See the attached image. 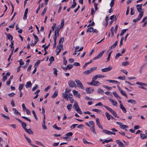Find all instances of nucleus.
<instances>
[{
    "mask_svg": "<svg viewBox=\"0 0 147 147\" xmlns=\"http://www.w3.org/2000/svg\"><path fill=\"white\" fill-rule=\"evenodd\" d=\"M76 2H73V4L70 7L71 9H73L74 8L75 6L76 5Z\"/></svg>",
    "mask_w": 147,
    "mask_h": 147,
    "instance_id": "nucleus-44",
    "label": "nucleus"
},
{
    "mask_svg": "<svg viewBox=\"0 0 147 147\" xmlns=\"http://www.w3.org/2000/svg\"><path fill=\"white\" fill-rule=\"evenodd\" d=\"M129 64V63L127 61L123 62L122 63V66H126L128 65Z\"/></svg>",
    "mask_w": 147,
    "mask_h": 147,
    "instance_id": "nucleus-30",
    "label": "nucleus"
},
{
    "mask_svg": "<svg viewBox=\"0 0 147 147\" xmlns=\"http://www.w3.org/2000/svg\"><path fill=\"white\" fill-rule=\"evenodd\" d=\"M92 111H93L96 112L98 113H99L100 112H101V111L99 110V109H92Z\"/></svg>",
    "mask_w": 147,
    "mask_h": 147,
    "instance_id": "nucleus-58",
    "label": "nucleus"
},
{
    "mask_svg": "<svg viewBox=\"0 0 147 147\" xmlns=\"http://www.w3.org/2000/svg\"><path fill=\"white\" fill-rule=\"evenodd\" d=\"M13 50H14V48L13 47V49L12 50V52L11 53V54H10V55L9 56V58L8 59V60L9 61L10 59V58H11V56L13 54Z\"/></svg>",
    "mask_w": 147,
    "mask_h": 147,
    "instance_id": "nucleus-52",
    "label": "nucleus"
},
{
    "mask_svg": "<svg viewBox=\"0 0 147 147\" xmlns=\"http://www.w3.org/2000/svg\"><path fill=\"white\" fill-rule=\"evenodd\" d=\"M112 51H111L108 54V56L107 58V60L106 61V62H108L109 60L110 59V57H111V53H112Z\"/></svg>",
    "mask_w": 147,
    "mask_h": 147,
    "instance_id": "nucleus-36",
    "label": "nucleus"
},
{
    "mask_svg": "<svg viewBox=\"0 0 147 147\" xmlns=\"http://www.w3.org/2000/svg\"><path fill=\"white\" fill-rule=\"evenodd\" d=\"M72 91L74 95L76 96V97L80 98V94L78 91L76 90H73Z\"/></svg>",
    "mask_w": 147,
    "mask_h": 147,
    "instance_id": "nucleus-10",
    "label": "nucleus"
},
{
    "mask_svg": "<svg viewBox=\"0 0 147 147\" xmlns=\"http://www.w3.org/2000/svg\"><path fill=\"white\" fill-rule=\"evenodd\" d=\"M69 99L70 100V101L71 102V103H73L74 101V99H73L72 97L69 96Z\"/></svg>",
    "mask_w": 147,
    "mask_h": 147,
    "instance_id": "nucleus-61",
    "label": "nucleus"
},
{
    "mask_svg": "<svg viewBox=\"0 0 147 147\" xmlns=\"http://www.w3.org/2000/svg\"><path fill=\"white\" fill-rule=\"evenodd\" d=\"M120 127L121 129H125L128 127L127 125H120Z\"/></svg>",
    "mask_w": 147,
    "mask_h": 147,
    "instance_id": "nucleus-24",
    "label": "nucleus"
},
{
    "mask_svg": "<svg viewBox=\"0 0 147 147\" xmlns=\"http://www.w3.org/2000/svg\"><path fill=\"white\" fill-rule=\"evenodd\" d=\"M120 92L122 95L125 96L126 97H127V94L123 90H122L121 91H120Z\"/></svg>",
    "mask_w": 147,
    "mask_h": 147,
    "instance_id": "nucleus-43",
    "label": "nucleus"
},
{
    "mask_svg": "<svg viewBox=\"0 0 147 147\" xmlns=\"http://www.w3.org/2000/svg\"><path fill=\"white\" fill-rule=\"evenodd\" d=\"M12 110L13 111L14 110V113L16 115H19L20 116H21V114L16 109L13 108L12 109Z\"/></svg>",
    "mask_w": 147,
    "mask_h": 147,
    "instance_id": "nucleus-21",
    "label": "nucleus"
},
{
    "mask_svg": "<svg viewBox=\"0 0 147 147\" xmlns=\"http://www.w3.org/2000/svg\"><path fill=\"white\" fill-rule=\"evenodd\" d=\"M91 71L90 69L89 70H88L85 71H84L83 72V74L86 75L89 74L91 72Z\"/></svg>",
    "mask_w": 147,
    "mask_h": 147,
    "instance_id": "nucleus-31",
    "label": "nucleus"
},
{
    "mask_svg": "<svg viewBox=\"0 0 147 147\" xmlns=\"http://www.w3.org/2000/svg\"><path fill=\"white\" fill-rule=\"evenodd\" d=\"M53 127L58 130H60L61 129V128L60 127H58L56 124L54 125H53Z\"/></svg>",
    "mask_w": 147,
    "mask_h": 147,
    "instance_id": "nucleus-45",
    "label": "nucleus"
},
{
    "mask_svg": "<svg viewBox=\"0 0 147 147\" xmlns=\"http://www.w3.org/2000/svg\"><path fill=\"white\" fill-rule=\"evenodd\" d=\"M113 94L114 96L117 98H119L120 97L118 95L117 93L115 92H113Z\"/></svg>",
    "mask_w": 147,
    "mask_h": 147,
    "instance_id": "nucleus-41",
    "label": "nucleus"
},
{
    "mask_svg": "<svg viewBox=\"0 0 147 147\" xmlns=\"http://www.w3.org/2000/svg\"><path fill=\"white\" fill-rule=\"evenodd\" d=\"M32 113L34 115V117L35 118L36 120H38V118H37V116L36 114V113H35V111H34V110H32Z\"/></svg>",
    "mask_w": 147,
    "mask_h": 147,
    "instance_id": "nucleus-60",
    "label": "nucleus"
},
{
    "mask_svg": "<svg viewBox=\"0 0 147 147\" xmlns=\"http://www.w3.org/2000/svg\"><path fill=\"white\" fill-rule=\"evenodd\" d=\"M89 124L90 125V127H94L95 126L94 122L92 121H89Z\"/></svg>",
    "mask_w": 147,
    "mask_h": 147,
    "instance_id": "nucleus-49",
    "label": "nucleus"
},
{
    "mask_svg": "<svg viewBox=\"0 0 147 147\" xmlns=\"http://www.w3.org/2000/svg\"><path fill=\"white\" fill-rule=\"evenodd\" d=\"M110 102L112 103V104L113 105L117 106V102L114 100L113 99H111L109 100Z\"/></svg>",
    "mask_w": 147,
    "mask_h": 147,
    "instance_id": "nucleus-18",
    "label": "nucleus"
},
{
    "mask_svg": "<svg viewBox=\"0 0 147 147\" xmlns=\"http://www.w3.org/2000/svg\"><path fill=\"white\" fill-rule=\"evenodd\" d=\"M90 129L91 131L94 134H96V132L95 129V126L94 127H90Z\"/></svg>",
    "mask_w": 147,
    "mask_h": 147,
    "instance_id": "nucleus-25",
    "label": "nucleus"
},
{
    "mask_svg": "<svg viewBox=\"0 0 147 147\" xmlns=\"http://www.w3.org/2000/svg\"><path fill=\"white\" fill-rule=\"evenodd\" d=\"M53 39H54V45H53V48H55V47L56 46V44H57V43H56V40H57V39H56V37H55V38H53Z\"/></svg>",
    "mask_w": 147,
    "mask_h": 147,
    "instance_id": "nucleus-48",
    "label": "nucleus"
},
{
    "mask_svg": "<svg viewBox=\"0 0 147 147\" xmlns=\"http://www.w3.org/2000/svg\"><path fill=\"white\" fill-rule=\"evenodd\" d=\"M112 68V67L109 66L108 67L104 68L101 69V71L102 72H106L110 71Z\"/></svg>",
    "mask_w": 147,
    "mask_h": 147,
    "instance_id": "nucleus-6",
    "label": "nucleus"
},
{
    "mask_svg": "<svg viewBox=\"0 0 147 147\" xmlns=\"http://www.w3.org/2000/svg\"><path fill=\"white\" fill-rule=\"evenodd\" d=\"M24 85L23 84H20L18 88V89L20 91H21V90L23 89Z\"/></svg>",
    "mask_w": 147,
    "mask_h": 147,
    "instance_id": "nucleus-39",
    "label": "nucleus"
},
{
    "mask_svg": "<svg viewBox=\"0 0 147 147\" xmlns=\"http://www.w3.org/2000/svg\"><path fill=\"white\" fill-rule=\"evenodd\" d=\"M64 41V38H61L59 40V43L58 44L59 45H63L62 43H61V42H63Z\"/></svg>",
    "mask_w": 147,
    "mask_h": 147,
    "instance_id": "nucleus-53",
    "label": "nucleus"
},
{
    "mask_svg": "<svg viewBox=\"0 0 147 147\" xmlns=\"http://www.w3.org/2000/svg\"><path fill=\"white\" fill-rule=\"evenodd\" d=\"M5 34L7 36V39L11 41L13 39L12 36L9 34H7L6 33Z\"/></svg>",
    "mask_w": 147,
    "mask_h": 147,
    "instance_id": "nucleus-11",
    "label": "nucleus"
},
{
    "mask_svg": "<svg viewBox=\"0 0 147 147\" xmlns=\"http://www.w3.org/2000/svg\"><path fill=\"white\" fill-rule=\"evenodd\" d=\"M49 61H50V63L54 61V58L53 56H51V57L49 59Z\"/></svg>",
    "mask_w": 147,
    "mask_h": 147,
    "instance_id": "nucleus-57",
    "label": "nucleus"
},
{
    "mask_svg": "<svg viewBox=\"0 0 147 147\" xmlns=\"http://www.w3.org/2000/svg\"><path fill=\"white\" fill-rule=\"evenodd\" d=\"M74 106L75 108L76 109V110L77 112L79 114H82V111L79 108L78 104L76 102H75Z\"/></svg>",
    "mask_w": 147,
    "mask_h": 147,
    "instance_id": "nucleus-2",
    "label": "nucleus"
},
{
    "mask_svg": "<svg viewBox=\"0 0 147 147\" xmlns=\"http://www.w3.org/2000/svg\"><path fill=\"white\" fill-rule=\"evenodd\" d=\"M112 141H113L112 139L111 138V139H109V140H106L104 141H103L102 142V144H104L105 143H108L109 142H110Z\"/></svg>",
    "mask_w": 147,
    "mask_h": 147,
    "instance_id": "nucleus-35",
    "label": "nucleus"
},
{
    "mask_svg": "<svg viewBox=\"0 0 147 147\" xmlns=\"http://www.w3.org/2000/svg\"><path fill=\"white\" fill-rule=\"evenodd\" d=\"M68 83L69 84V85L70 87H75L76 86V84L75 83V82L72 80L69 81L68 82Z\"/></svg>",
    "mask_w": 147,
    "mask_h": 147,
    "instance_id": "nucleus-7",
    "label": "nucleus"
},
{
    "mask_svg": "<svg viewBox=\"0 0 147 147\" xmlns=\"http://www.w3.org/2000/svg\"><path fill=\"white\" fill-rule=\"evenodd\" d=\"M73 135V133L71 132H69L66 134L65 136H71Z\"/></svg>",
    "mask_w": 147,
    "mask_h": 147,
    "instance_id": "nucleus-62",
    "label": "nucleus"
},
{
    "mask_svg": "<svg viewBox=\"0 0 147 147\" xmlns=\"http://www.w3.org/2000/svg\"><path fill=\"white\" fill-rule=\"evenodd\" d=\"M32 85V84L31 82H28L26 83L25 86L26 88H28L31 87Z\"/></svg>",
    "mask_w": 147,
    "mask_h": 147,
    "instance_id": "nucleus-15",
    "label": "nucleus"
},
{
    "mask_svg": "<svg viewBox=\"0 0 147 147\" xmlns=\"http://www.w3.org/2000/svg\"><path fill=\"white\" fill-rule=\"evenodd\" d=\"M75 82L76 83L78 86L82 89H84V88L81 82L79 80H75Z\"/></svg>",
    "mask_w": 147,
    "mask_h": 147,
    "instance_id": "nucleus-1",
    "label": "nucleus"
},
{
    "mask_svg": "<svg viewBox=\"0 0 147 147\" xmlns=\"http://www.w3.org/2000/svg\"><path fill=\"white\" fill-rule=\"evenodd\" d=\"M1 115L3 117H4L6 119H9V116L5 115L4 114H1Z\"/></svg>",
    "mask_w": 147,
    "mask_h": 147,
    "instance_id": "nucleus-46",
    "label": "nucleus"
},
{
    "mask_svg": "<svg viewBox=\"0 0 147 147\" xmlns=\"http://www.w3.org/2000/svg\"><path fill=\"white\" fill-rule=\"evenodd\" d=\"M24 137H25V138L26 139L27 141L28 142V143L31 145V144H32L31 143V142L30 139L28 137H26V136L25 134L24 135Z\"/></svg>",
    "mask_w": 147,
    "mask_h": 147,
    "instance_id": "nucleus-34",
    "label": "nucleus"
},
{
    "mask_svg": "<svg viewBox=\"0 0 147 147\" xmlns=\"http://www.w3.org/2000/svg\"><path fill=\"white\" fill-rule=\"evenodd\" d=\"M58 93L57 92L55 91L52 97L53 98H55L57 95Z\"/></svg>",
    "mask_w": 147,
    "mask_h": 147,
    "instance_id": "nucleus-42",
    "label": "nucleus"
},
{
    "mask_svg": "<svg viewBox=\"0 0 147 147\" xmlns=\"http://www.w3.org/2000/svg\"><path fill=\"white\" fill-rule=\"evenodd\" d=\"M72 67H73L72 65L71 64L68 65H67V69H68L69 70V69H71Z\"/></svg>",
    "mask_w": 147,
    "mask_h": 147,
    "instance_id": "nucleus-59",
    "label": "nucleus"
},
{
    "mask_svg": "<svg viewBox=\"0 0 147 147\" xmlns=\"http://www.w3.org/2000/svg\"><path fill=\"white\" fill-rule=\"evenodd\" d=\"M116 142L118 144L119 147H125L124 144L119 140H116Z\"/></svg>",
    "mask_w": 147,
    "mask_h": 147,
    "instance_id": "nucleus-8",
    "label": "nucleus"
},
{
    "mask_svg": "<svg viewBox=\"0 0 147 147\" xmlns=\"http://www.w3.org/2000/svg\"><path fill=\"white\" fill-rule=\"evenodd\" d=\"M102 131L103 132L105 133L106 134H111V131H110L109 130H107L106 129H103L102 130Z\"/></svg>",
    "mask_w": 147,
    "mask_h": 147,
    "instance_id": "nucleus-29",
    "label": "nucleus"
},
{
    "mask_svg": "<svg viewBox=\"0 0 147 147\" xmlns=\"http://www.w3.org/2000/svg\"><path fill=\"white\" fill-rule=\"evenodd\" d=\"M47 9V7H45L44 9V10H43V11H42V12L41 14V15L42 16H44V14L46 13V12Z\"/></svg>",
    "mask_w": 147,
    "mask_h": 147,
    "instance_id": "nucleus-40",
    "label": "nucleus"
},
{
    "mask_svg": "<svg viewBox=\"0 0 147 147\" xmlns=\"http://www.w3.org/2000/svg\"><path fill=\"white\" fill-rule=\"evenodd\" d=\"M136 84L141 86H146L147 85L146 84L140 82H137Z\"/></svg>",
    "mask_w": 147,
    "mask_h": 147,
    "instance_id": "nucleus-33",
    "label": "nucleus"
},
{
    "mask_svg": "<svg viewBox=\"0 0 147 147\" xmlns=\"http://www.w3.org/2000/svg\"><path fill=\"white\" fill-rule=\"evenodd\" d=\"M144 13V12H141V13H140L139 14L138 17L137 18L139 20H140L141 18H142L143 16V14Z\"/></svg>",
    "mask_w": 147,
    "mask_h": 147,
    "instance_id": "nucleus-26",
    "label": "nucleus"
},
{
    "mask_svg": "<svg viewBox=\"0 0 147 147\" xmlns=\"http://www.w3.org/2000/svg\"><path fill=\"white\" fill-rule=\"evenodd\" d=\"M105 51V50H103L101 52H100L96 57L94 58L93 59L96 60L99 59L100 57H101L102 56V55H103V53H104Z\"/></svg>",
    "mask_w": 147,
    "mask_h": 147,
    "instance_id": "nucleus-4",
    "label": "nucleus"
},
{
    "mask_svg": "<svg viewBox=\"0 0 147 147\" xmlns=\"http://www.w3.org/2000/svg\"><path fill=\"white\" fill-rule=\"evenodd\" d=\"M86 92L87 93L90 94L92 93V92L90 90L89 88H87L86 89Z\"/></svg>",
    "mask_w": 147,
    "mask_h": 147,
    "instance_id": "nucleus-51",
    "label": "nucleus"
},
{
    "mask_svg": "<svg viewBox=\"0 0 147 147\" xmlns=\"http://www.w3.org/2000/svg\"><path fill=\"white\" fill-rule=\"evenodd\" d=\"M118 43V41H116L115 42V43L112 45L111 47H110L109 48V50H110L112 49H113L115 48L116 46H117Z\"/></svg>",
    "mask_w": 147,
    "mask_h": 147,
    "instance_id": "nucleus-13",
    "label": "nucleus"
},
{
    "mask_svg": "<svg viewBox=\"0 0 147 147\" xmlns=\"http://www.w3.org/2000/svg\"><path fill=\"white\" fill-rule=\"evenodd\" d=\"M62 97L63 98L66 100H68V98H69L68 94L65 93H62Z\"/></svg>",
    "mask_w": 147,
    "mask_h": 147,
    "instance_id": "nucleus-12",
    "label": "nucleus"
},
{
    "mask_svg": "<svg viewBox=\"0 0 147 147\" xmlns=\"http://www.w3.org/2000/svg\"><path fill=\"white\" fill-rule=\"evenodd\" d=\"M142 4H139V5H136V7L137 8V10L138 11H139V10H142Z\"/></svg>",
    "mask_w": 147,
    "mask_h": 147,
    "instance_id": "nucleus-19",
    "label": "nucleus"
},
{
    "mask_svg": "<svg viewBox=\"0 0 147 147\" xmlns=\"http://www.w3.org/2000/svg\"><path fill=\"white\" fill-rule=\"evenodd\" d=\"M26 131L28 133V134H33V132L30 129H28L26 128L24 130Z\"/></svg>",
    "mask_w": 147,
    "mask_h": 147,
    "instance_id": "nucleus-16",
    "label": "nucleus"
},
{
    "mask_svg": "<svg viewBox=\"0 0 147 147\" xmlns=\"http://www.w3.org/2000/svg\"><path fill=\"white\" fill-rule=\"evenodd\" d=\"M63 45H59L58 44L57 47V49L59 50L60 51L63 49Z\"/></svg>",
    "mask_w": 147,
    "mask_h": 147,
    "instance_id": "nucleus-14",
    "label": "nucleus"
},
{
    "mask_svg": "<svg viewBox=\"0 0 147 147\" xmlns=\"http://www.w3.org/2000/svg\"><path fill=\"white\" fill-rule=\"evenodd\" d=\"M16 119L18 120L20 123H21L22 127L25 130L26 128V124L25 122L22 121L21 120H20L19 119L16 118Z\"/></svg>",
    "mask_w": 147,
    "mask_h": 147,
    "instance_id": "nucleus-5",
    "label": "nucleus"
},
{
    "mask_svg": "<svg viewBox=\"0 0 147 147\" xmlns=\"http://www.w3.org/2000/svg\"><path fill=\"white\" fill-rule=\"evenodd\" d=\"M127 30V29H123V30L121 32V33L120 34V35L121 36H122L126 32V31Z\"/></svg>",
    "mask_w": 147,
    "mask_h": 147,
    "instance_id": "nucleus-38",
    "label": "nucleus"
},
{
    "mask_svg": "<svg viewBox=\"0 0 147 147\" xmlns=\"http://www.w3.org/2000/svg\"><path fill=\"white\" fill-rule=\"evenodd\" d=\"M105 115L108 120H110L111 118V115L107 112L105 113Z\"/></svg>",
    "mask_w": 147,
    "mask_h": 147,
    "instance_id": "nucleus-27",
    "label": "nucleus"
},
{
    "mask_svg": "<svg viewBox=\"0 0 147 147\" xmlns=\"http://www.w3.org/2000/svg\"><path fill=\"white\" fill-rule=\"evenodd\" d=\"M59 30H56L55 31L54 36V38H55L56 37V39L57 38V37L59 36Z\"/></svg>",
    "mask_w": 147,
    "mask_h": 147,
    "instance_id": "nucleus-17",
    "label": "nucleus"
},
{
    "mask_svg": "<svg viewBox=\"0 0 147 147\" xmlns=\"http://www.w3.org/2000/svg\"><path fill=\"white\" fill-rule=\"evenodd\" d=\"M103 106L104 107L107 109L108 111H109L110 112L112 110V109H111L109 107L107 106H105V105H103Z\"/></svg>",
    "mask_w": 147,
    "mask_h": 147,
    "instance_id": "nucleus-47",
    "label": "nucleus"
},
{
    "mask_svg": "<svg viewBox=\"0 0 147 147\" xmlns=\"http://www.w3.org/2000/svg\"><path fill=\"white\" fill-rule=\"evenodd\" d=\"M115 117L118 118V117L117 116L116 113L113 110H112L110 112Z\"/></svg>",
    "mask_w": 147,
    "mask_h": 147,
    "instance_id": "nucleus-22",
    "label": "nucleus"
},
{
    "mask_svg": "<svg viewBox=\"0 0 147 147\" xmlns=\"http://www.w3.org/2000/svg\"><path fill=\"white\" fill-rule=\"evenodd\" d=\"M114 30V28L113 27H112L111 29V36L113 37L114 35L113 31Z\"/></svg>",
    "mask_w": 147,
    "mask_h": 147,
    "instance_id": "nucleus-50",
    "label": "nucleus"
},
{
    "mask_svg": "<svg viewBox=\"0 0 147 147\" xmlns=\"http://www.w3.org/2000/svg\"><path fill=\"white\" fill-rule=\"evenodd\" d=\"M120 108L124 113H125L126 112V109L123 105H120Z\"/></svg>",
    "mask_w": 147,
    "mask_h": 147,
    "instance_id": "nucleus-23",
    "label": "nucleus"
},
{
    "mask_svg": "<svg viewBox=\"0 0 147 147\" xmlns=\"http://www.w3.org/2000/svg\"><path fill=\"white\" fill-rule=\"evenodd\" d=\"M128 102L131 103L133 104H135L136 103V102L135 100H129L127 101Z\"/></svg>",
    "mask_w": 147,
    "mask_h": 147,
    "instance_id": "nucleus-28",
    "label": "nucleus"
},
{
    "mask_svg": "<svg viewBox=\"0 0 147 147\" xmlns=\"http://www.w3.org/2000/svg\"><path fill=\"white\" fill-rule=\"evenodd\" d=\"M114 0H112V1H111L110 4V6L111 7V8H112L113 6L114 5Z\"/></svg>",
    "mask_w": 147,
    "mask_h": 147,
    "instance_id": "nucleus-64",
    "label": "nucleus"
},
{
    "mask_svg": "<svg viewBox=\"0 0 147 147\" xmlns=\"http://www.w3.org/2000/svg\"><path fill=\"white\" fill-rule=\"evenodd\" d=\"M82 140H83V142L85 144H92L91 143H90V142H87L86 140V139L85 138H83L82 139Z\"/></svg>",
    "mask_w": 147,
    "mask_h": 147,
    "instance_id": "nucleus-56",
    "label": "nucleus"
},
{
    "mask_svg": "<svg viewBox=\"0 0 147 147\" xmlns=\"http://www.w3.org/2000/svg\"><path fill=\"white\" fill-rule=\"evenodd\" d=\"M94 31V28L91 27L88 28L87 30V32H93Z\"/></svg>",
    "mask_w": 147,
    "mask_h": 147,
    "instance_id": "nucleus-32",
    "label": "nucleus"
},
{
    "mask_svg": "<svg viewBox=\"0 0 147 147\" xmlns=\"http://www.w3.org/2000/svg\"><path fill=\"white\" fill-rule=\"evenodd\" d=\"M53 70H54V75L55 76H57V69L55 68H54L53 69Z\"/></svg>",
    "mask_w": 147,
    "mask_h": 147,
    "instance_id": "nucleus-55",
    "label": "nucleus"
},
{
    "mask_svg": "<svg viewBox=\"0 0 147 147\" xmlns=\"http://www.w3.org/2000/svg\"><path fill=\"white\" fill-rule=\"evenodd\" d=\"M89 84L94 86H98L100 85V83L98 81L92 80Z\"/></svg>",
    "mask_w": 147,
    "mask_h": 147,
    "instance_id": "nucleus-3",
    "label": "nucleus"
},
{
    "mask_svg": "<svg viewBox=\"0 0 147 147\" xmlns=\"http://www.w3.org/2000/svg\"><path fill=\"white\" fill-rule=\"evenodd\" d=\"M78 125V124H74L72 125L70 127V128L71 129H73L74 128L76 125Z\"/></svg>",
    "mask_w": 147,
    "mask_h": 147,
    "instance_id": "nucleus-63",
    "label": "nucleus"
},
{
    "mask_svg": "<svg viewBox=\"0 0 147 147\" xmlns=\"http://www.w3.org/2000/svg\"><path fill=\"white\" fill-rule=\"evenodd\" d=\"M96 124H97V125H98V126L100 129H103V127L100 124L98 118H96Z\"/></svg>",
    "mask_w": 147,
    "mask_h": 147,
    "instance_id": "nucleus-9",
    "label": "nucleus"
},
{
    "mask_svg": "<svg viewBox=\"0 0 147 147\" xmlns=\"http://www.w3.org/2000/svg\"><path fill=\"white\" fill-rule=\"evenodd\" d=\"M135 13V11L134 10V7H131V11H130V14L131 15H134Z\"/></svg>",
    "mask_w": 147,
    "mask_h": 147,
    "instance_id": "nucleus-37",
    "label": "nucleus"
},
{
    "mask_svg": "<svg viewBox=\"0 0 147 147\" xmlns=\"http://www.w3.org/2000/svg\"><path fill=\"white\" fill-rule=\"evenodd\" d=\"M72 105L71 104L68 105L67 106V108L69 111H70L71 109Z\"/></svg>",
    "mask_w": 147,
    "mask_h": 147,
    "instance_id": "nucleus-54",
    "label": "nucleus"
},
{
    "mask_svg": "<svg viewBox=\"0 0 147 147\" xmlns=\"http://www.w3.org/2000/svg\"><path fill=\"white\" fill-rule=\"evenodd\" d=\"M140 138L142 139H144L147 138V135H146L144 134H140Z\"/></svg>",
    "mask_w": 147,
    "mask_h": 147,
    "instance_id": "nucleus-20",
    "label": "nucleus"
}]
</instances>
